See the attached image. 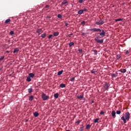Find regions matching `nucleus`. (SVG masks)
<instances>
[{"mask_svg":"<svg viewBox=\"0 0 131 131\" xmlns=\"http://www.w3.org/2000/svg\"><path fill=\"white\" fill-rule=\"evenodd\" d=\"M78 51H79V52L80 53H82V49H79L78 50Z\"/></svg>","mask_w":131,"mask_h":131,"instance_id":"40","label":"nucleus"},{"mask_svg":"<svg viewBox=\"0 0 131 131\" xmlns=\"http://www.w3.org/2000/svg\"><path fill=\"white\" fill-rule=\"evenodd\" d=\"M116 112L115 111H113V112H112V117H113L114 118L116 117Z\"/></svg>","mask_w":131,"mask_h":131,"instance_id":"7","label":"nucleus"},{"mask_svg":"<svg viewBox=\"0 0 131 131\" xmlns=\"http://www.w3.org/2000/svg\"><path fill=\"white\" fill-rule=\"evenodd\" d=\"M83 129H84V126H83V125H81V126L80 127L79 130L80 131H82L83 130Z\"/></svg>","mask_w":131,"mask_h":131,"instance_id":"24","label":"nucleus"},{"mask_svg":"<svg viewBox=\"0 0 131 131\" xmlns=\"http://www.w3.org/2000/svg\"><path fill=\"white\" fill-rule=\"evenodd\" d=\"M67 3H68V2L67 1H63V2H62L61 6H63V5L67 4Z\"/></svg>","mask_w":131,"mask_h":131,"instance_id":"17","label":"nucleus"},{"mask_svg":"<svg viewBox=\"0 0 131 131\" xmlns=\"http://www.w3.org/2000/svg\"><path fill=\"white\" fill-rule=\"evenodd\" d=\"M26 80L28 81V82H30L32 80V79L30 76H29H29L27 77Z\"/></svg>","mask_w":131,"mask_h":131,"instance_id":"6","label":"nucleus"},{"mask_svg":"<svg viewBox=\"0 0 131 131\" xmlns=\"http://www.w3.org/2000/svg\"><path fill=\"white\" fill-rule=\"evenodd\" d=\"M88 9H86V8H84V9H83V12H84V11H87Z\"/></svg>","mask_w":131,"mask_h":131,"instance_id":"44","label":"nucleus"},{"mask_svg":"<svg viewBox=\"0 0 131 131\" xmlns=\"http://www.w3.org/2000/svg\"><path fill=\"white\" fill-rule=\"evenodd\" d=\"M62 15L61 14H58V15H57V17L58 18H62Z\"/></svg>","mask_w":131,"mask_h":131,"instance_id":"34","label":"nucleus"},{"mask_svg":"<svg viewBox=\"0 0 131 131\" xmlns=\"http://www.w3.org/2000/svg\"><path fill=\"white\" fill-rule=\"evenodd\" d=\"M49 5H46L45 7L46 8H49Z\"/></svg>","mask_w":131,"mask_h":131,"instance_id":"46","label":"nucleus"},{"mask_svg":"<svg viewBox=\"0 0 131 131\" xmlns=\"http://www.w3.org/2000/svg\"><path fill=\"white\" fill-rule=\"evenodd\" d=\"M78 14H82L83 13V10H80L79 11H78Z\"/></svg>","mask_w":131,"mask_h":131,"instance_id":"19","label":"nucleus"},{"mask_svg":"<svg viewBox=\"0 0 131 131\" xmlns=\"http://www.w3.org/2000/svg\"><path fill=\"white\" fill-rule=\"evenodd\" d=\"M5 58V56H1L0 58V60H3V59Z\"/></svg>","mask_w":131,"mask_h":131,"instance_id":"39","label":"nucleus"},{"mask_svg":"<svg viewBox=\"0 0 131 131\" xmlns=\"http://www.w3.org/2000/svg\"><path fill=\"white\" fill-rule=\"evenodd\" d=\"M96 72H97V71L96 70H95L94 69H93V70H92L91 71L92 74H95V73H96Z\"/></svg>","mask_w":131,"mask_h":131,"instance_id":"28","label":"nucleus"},{"mask_svg":"<svg viewBox=\"0 0 131 131\" xmlns=\"http://www.w3.org/2000/svg\"><path fill=\"white\" fill-rule=\"evenodd\" d=\"M73 45H74V42H70V43H69V47H71L73 46Z\"/></svg>","mask_w":131,"mask_h":131,"instance_id":"25","label":"nucleus"},{"mask_svg":"<svg viewBox=\"0 0 131 131\" xmlns=\"http://www.w3.org/2000/svg\"><path fill=\"white\" fill-rule=\"evenodd\" d=\"M70 81H71L72 82H74V81H75V77H73V78H71Z\"/></svg>","mask_w":131,"mask_h":131,"instance_id":"32","label":"nucleus"},{"mask_svg":"<svg viewBox=\"0 0 131 131\" xmlns=\"http://www.w3.org/2000/svg\"><path fill=\"white\" fill-rule=\"evenodd\" d=\"M29 76H30V78H33L35 76V74H33V73H30Z\"/></svg>","mask_w":131,"mask_h":131,"instance_id":"9","label":"nucleus"},{"mask_svg":"<svg viewBox=\"0 0 131 131\" xmlns=\"http://www.w3.org/2000/svg\"><path fill=\"white\" fill-rule=\"evenodd\" d=\"M66 131H70V130L68 129V130H66Z\"/></svg>","mask_w":131,"mask_h":131,"instance_id":"52","label":"nucleus"},{"mask_svg":"<svg viewBox=\"0 0 131 131\" xmlns=\"http://www.w3.org/2000/svg\"><path fill=\"white\" fill-rule=\"evenodd\" d=\"M53 35L55 37H57L59 35V32H55L54 33H53Z\"/></svg>","mask_w":131,"mask_h":131,"instance_id":"11","label":"nucleus"},{"mask_svg":"<svg viewBox=\"0 0 131 131\" xmlns=\"http://www.w3.org/2000/svg\"><path fill=\"white\" fill-rule=\"evenodd\" d=\"M47 18H51V16H47Z\"/></svg>","mask_w":131,"mask_h":131,"instance_id":"48","label":"nucleus"},{"mask_svg":"<svg viewBox=\"0 0 131 131\" xmlns=\"http://www.w3.org/2000/svg\"><path fill=\"white\" fill-rule=\"evenodd\" d=\"M116 58L117 59H120V58H121V55H120V54H117V55H116Z\"/></svg>","mask_w":131,"mask_h":131,"instance_id":"27","label":"nucleus"},{"mask_svg":"<svg viewBox=\"0 0 131 131\" xmlns=\"http://www.w3.org/2000/svg\"><path fill=\"white\" fill-rule=\"evenodd\" d=\"M52 37H53V35H49L48 38L51 39L52 38Z\"/></svg>","mask_w":131,"mask_h":131,"instance_id":"41","label":"nucleus"},{"mask_svg":"<svg viewBox=\"0 0 131 131\" xmlns=\"http://www.w3.org/2000/svg\"><path fill=\"white\" fill-rule=\"evenodd\" d=\"M83 94H82V95H78L77 97V98H79V99H80V98H83Z\"/></svg>","mask_w":131,"mask_h":131,"instance_id":"14","label":"nucleus"},{"mask_svg":"<svg viewBox=\"0 0 131 131\" xmlns=\"http://www.w3.org/2000/svg\"><path fill=\"white\" fill-rule=\"evenodd\" d=\"M119 72H121V73H126V69H122L119 70Z\"/></svg>","mask_w":131,"mask_h":131,"instance_id":"8","label":"nucleus"},{"mask_svg":"<svg viewBox=\"0 0 131 131\" xmlns=\"http://www.w3.org/2000/svg\"><path fill=\"white\" fill-rule=\"evenodd\" d=\"M54 97L55 98H58L59 97V93H55Z\"/></svg>","mask_w":131,"mask_h":131,"instance_id":"22","label":"nucleus"},{"mask_svg":"<svg viewBox=\"0 0 131 131\" xmlns=\"http://www.w3.org/2000/svg\"><path fill=\"white\" fill-rule=\"evenodd\" d=\"M73 35V33H72L71 34H70V35H68V38H71V36H72Z\"/></svg>","mask_w":131,"mask_h":131,"instance_id":"37","label":"nucleus"},{"mask_svg":"<svg viewBox=\"0 0 131 131\" xmlns=\"http://www.w3.org/2000/svg\"><path fill=\"white\" fill-rule=\"evenodd\" d=\"M128 53H129V51L128 50H126L125 54H128Z\"/></svg>","mask_w":131,"mask_h":131,"instance_id":"43","label":"nucleus"},{"mask_svg":"<svg viewBox=\"0 0 131 131\" xmlns=\"http://www.w3.org/2000/svg\"><path fill=\"white\" fill-rule=\"evenodd\" d=\"M33 91L32 88H29L28 89V92L29 93H31Z\"/></svg>","mask_w":131,"mask_h":131,"instance_id":"26","label":"nucleus"},{"mask_svg":"<svg viewBox=\"0 0 131 131\" xmlns=\"http://www.w3.org/2000/svg\"><path fill=\"white\" fill-rule=\"evenodd\" d=\"M14 31H10V35H14Z\"/></svg>","mask_w":131,"mask_h":131,"instance_id":"35","label":"nucleus"},{"mask_svg":"<svg viewBox=\"0 0 131 131\" xmlns=\"http://www.w3.org/2000/svg\"><path fill=\"white\" fill-rule=\"evenodd\" d=\"M46 33H44L43 34H42V35H41V37H42V38H45V37H46Z\"/></svg>","mask_w":131,"mask_h":131,"instance_id":"31","label":"nucleus"},{"mask_svg":"<svg viewBox=\"0 0 131 131\" xmlns=\"http://www.w3.org/2000/svg\"><path fill=\"white\" fill-rule=\"evenodd\" d=\"M84 33L82 34V35H84Z\"/></svg>","mask_w":131,"mask_h":131,"instance_id":"55","label":"nucleus"},{"mask_svg":"<svg viewBox=\"0 0 131 131\" xmlns=\"http://www.w3.org/2000/svg\"><path fill=\"white\" fill-rule=\"evenodd\" d=\"M110 86L111 84H110V83H105V84H104V87L105 90H108V88L110 87Z\"/></svg>","mask_w":131,"mask_h":131,"instance_id":"5","label":"nucleus"},{"mask_svg":"<svg viewBox=\"0 0 131 131\" xmlns=\"http://www.w3.org/2000/svg\"><path fill=\"white\" fill-rule=\"evenodd\" d=\"M41 97L43 100H47L49 98V96L46 95V94L44 93H42Z\"/></svg>","mask_w":131,"mask_h":131,"instance_id":"3","label":"nucleus"},{"mask_svg":"<svg viewBox=\"0 0 131 131\" xmlns=\"http://www.w3.org/2000/svg\"><path fill=\"white\" fill-rule=\"evenodd\" d=\"M39 113H38V112H35L33 113V115L34 117H38L39 116Z\"/></svg>","mask_w":131,"mask_h":131,"instance_id":"10","label":"nucleus"},{"mask_svg":"<svg viewBox=\"0 0 131 131\" xmlns=\"http://www.w3.org/2000/svg\"><path fill=\"white\" fill-rule=\"evenodd\" d=\"M103 114H104V112H103V111H101L100 112V115H103Z\"/></svg>","mask_w":131,"mask_h":131,"instance_id":"42","label":"nucleus"},{"mask_svg":"<svg viewBox=\"0 0 131 131\" xmlns=\"http://www.w3.org/2000/svg\"><path fill=\"white\" fill-rule=\"evenodd\" d=\"M83 0H79L78 3L80 4L83 3Z\"/></svg>","mask_w":131,"mask_h":131,"instance_id":"38","label":"nucleus"},{"mask_svg":"<svg viewBox=\"0 0 131 131\" xmlns=\"http://www.w3.org/2000/svg\"><path fill=\"white\" fill-rule=\"evenodd\" d=\"M112 77H113V78H116V77H117L118 76V74H111Z\"/></svg>","mask_w":131,"mask_h":131,"instance_id":"13","label":"nucleus"},{"mask_svg":"<svg viewBox=\"0 0 131 131\" xmlns=\"http://www.w3.org/2000/svg\"><path fill=\"white\" fill-rule=\"evenodd\" d=\"M9 52H10V51H8V50H7V51H6V53H9Z\"/></svg>","mask_w":131,"mask_h":131,"instance_id":"50","label":"nucleus"},{"mask_svg":"<svg viewBox=\"0 0 131 131\" xmlns=\"http://www.w3.org/2000/svg\"><path fill=\"white\" fill-rule=\"evenodd\" d=\"M91 31H93V32H100V33H98L97 35H99L100 36L96 37L94 39L97 43H100V44H102L103 43L104 40L103 39H101V40H99V38H101V37H103L105 36V32L104 31V30H101V29H98L97 28H93V29H91Z\"/></svg>","mask_w":131,"mask_h":131,"instance_id":"1","label":"nucleus"},{"mask_svg":"<svg viewBox=\"0 0 131 131\" xmlns=\"http://www.w3.org/2000/svg\"><path fill=\"white\" fill-rule=\"evenodd\" d=\"M65 26H68V23H65Z\"/></svg>","mask_w":131,"mask_h":131,"instance_id":"49","label":"nucleus"},{"mask_svg":"<svg viewBox=\"0 0 131 131\" xmlns=\"http://www.w3.org/2000/svg\"><path fill=\"white\" fill-rule=\"evenodd\" d=\"M125 116V118H124ZM124 116H122L121 118V120H122L124 122V123H126V120L127 121H129L130 118V114L129 112H126L125 113V115Z\"/></svg>","mask_w":131,"mask_h":131,"instance_id":"2","label":"nucleus"},{"mask_svg":"<svg viewBox=\"0 0 131 131\" xmlns=\"http://www.w3.org/2000/svg\"><path fill=\"white\" fill-rule=\"evenodd\" d=\"M19 131H23V130H19Z\"/></svg>","mask_w":131,"mask_h":131,"instance_id":"54","label":"nucleus"},{"mask_svg":"<svg viewBox=\"0 0 131 131\" xmlns=\"http://www.w3.org/2000/svg\"><path fill=\"white\" fill-rule=\"evenodd\" d=\"M42 29H38L36 30V33H41V32H42Z\"/></svg>","mask_w":131,"mask_h":131,"instance_id":"18","label":"nucleus"},{"mask_svg":"<svg viewBox=\"0 0 131 131\" xmlns=\"http://www.w3.org/2000/svg\"><path fill=\"white\" fill-rule=\"evenodd\" d=\"M10 21H11L10 18H8V19H6V20H5V24H9V23H10Z\"/></svg>","mask_w":131,"mask_h":131,"instance_id":"12","label":"nucleus"},{"mask_svg":"<svg viewBox=\"0 0 131 131\" xmlns=\"http://www.w3.org/2000/svg\"><path fill=\"white\" fill-rule=\"evenodd\" d=\"M60 87H61V88H64V87H66V84L64 83H62L60 84Z\"/></svg>","mask_w":131,"mask_h":131,"instance_id":"16","label":"nucleus"},{"mask_svg":"<svg viewBox=\"0 0 131 131\" xmlns=\"http://www.w3.org/2000/svg\"><path fill=\"white\" fill-rule=\"evenodd\" d=\"M28 120H26V122H28Z\"/></svg>","mask_w":131,"mask_h":131,"instance_id":"53","label":"nucleus"},{"mask_svg":"<svg viewBox=\"0 0 131 131\" xmlns=\"http://www.w3.org/2000/svg\"><path fill=\"white\" fill-rule=\"evenodd\" d=\"M95 53H97V50H94Z\"/></svg>","mask_w":131,"mask_h":131,"instance_id":"47","label":"nucleus"},{"mask_svg":"<svg viewBox=\"0 0 131 131\" xmlns=\"http://www.w3.org/2000/svg\"><path fill=\"white\" fill-rule=\"evenodd\" d=\"M81 25L84 26V25H85V21L84 20L83 21H81Z\"/></svg>","mask_w":131,"mask_h":131,"instance_id":"36","label":"nucleus"},{"mask_svg":"<svg viewBox=\"0 0 131 131\" xmlns=\"http://www.w3.org/2000/svg\"><path fill=\"white\" fill-rule=\"evenodd\" d=\"M121 20H123L122 18H117L115 19V21H121Z\"/></svg>","mask_w":131,"mask_h":131,"instance_id":"30","label":"nucleus"},{"mask_svg":"<svg viewBox=\"0 0 131 131\" xmlns=\"http://www.w3.org/2000/svg\"><path fill=\"white\" fill-rule=\"evenodd\" d=\"M121 113V111L120 110L116 111V114H117L118 115H120Z\"/></svg>","mask_w":131,"mask_h":131,"instance_id":"29","label":"nucleus"},{"mask_svg":"<svg viewBox=\"0 0 131 131\" xmlns=\"http://www.w3.org/2000/svg\"><path fill=\"white\" fill-rule=\"evenodd\" d=\"M103 20H102V19H100V20H98V21H96L95 24L97 25V26H101L102 25H103L104 24Z\"/></svg>","mask_w":131,"mask_h":131,"instance_id":"4","label":"nucleus"},{"mask_svg":"<svg viewBox=\"0 0 131 131\" xmlns=\"http://www.w3.org/2000/svg\"><path fill=\"white\" fill-rule=\"evenodd\" d=\"M19 51L18 48H15L13 51V53H15L16 52H18Z\"/></svg>","mask_w":131,"mask_h":131,"instance_id":"21","label":"nucleus"},{"mask_svg":"<svg viewBox=\"0 0 131 131\" xmlns=\"http://www.w3.org/2000/svg\"><path fill=\"white\" fill-rule=\"evenodd\" d=\"M63 70L59 71V72H58L57 75H62V74H63Z\"/></svg>","mask_w":131,"mask_h":131,"instance_id":"20","label":"nucleus"},{"mask_svg":"<svg viewBox=\"0 0 131 131\" xmlns=\"http://www.w3.org/2000/svg\"><path fill=\"white\" fill-rule=\"evenodd\" d=\"M91 126H92V125H91L90 124H88L86 126V129H90V128H91Z\"/></svg>","mask_w":131,"mask_h":131,"instance_id":"23","label":"nucleus"},{"mask_svg":"<svg viewBox=\"0 0 131 131\" xmlns=\"http://www.w3.org/2000/svg\"><path fill=\"white\" fill-rule=\"evenodd\" d=\"M92 102L93 103L94 102V100H92Z\"/></svg>","mask_w":131,"mask_h":131,"instance_id":"51","label":"nucleus"},{"mask_svg":"<svg viewBox=\"0 0 131 131\" xmlns=\"http://www.w3.org/2000/svg\"><path fill=\"white\" fill-rule=\"evenodd\" d=\"M33 99H34V96L31 95V96H30V97H29V100H30V101H32V100H33Z\"/></svg>","mask_w":131,"mask_h":131,"instance_id":"15","label":"nucleus"},{"mask_svg":"<svg viewBox=\"0 0 131 131\" xmlns=\"http://www.w3.org/2000/svg\"><path fill=\"white\" fill-rule=\"evenodd\" d=\"M98 121H99V118H96V119H95L94 120V122H95V123H97V122H98Z\"/></svg>","mask_w":131,"mask_h":131,"instance_id":"33","label":"nucleus"},{"mask_svg":"<svg viewBox=\"0 0 131 131\" xmlns=\"http://www.w3.org/2000/svg\"><path fill=\"white\" fill-rule=\"evenodd\" d=\"M81 121L80 120H78V121H77V124H80Z\"/></svg>","mask_w":131,"mask_h":131,"instance_id":"45","label":"nucleus"}]
</instances>
